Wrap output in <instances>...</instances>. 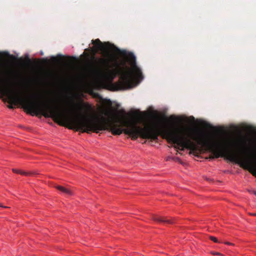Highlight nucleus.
Segmentation results:
<instances>
[{
  "mask_svg": "<svg viewBox=\"0 0 256 256\" xmlns=\"http://www.w3.org/2000/svg\"><path fill=\"white\" fill-rule=\"evenodd\" d=\"M20 174H22V175H25V176H30V173L26 172H22V171H21V170H20Z\"/></svg>",
  "mask_w": 256,
  "mask_h": 256,
  "instance_id": "obj_12",
  "label": "nucleus"
},
{
  "mask_svg": "<svg viewBox=\"0 0 256 256\" xmlns=\"http://www.w3.org/2000/svg\"><path fill=\"white\" fill-rule=\"evenodd\" d=\"M0 94L6 96L10 104H21L32 112V100L26 98L22 93L12 89L9 85L0 83Z\"/></svg>",
  "mask_w": 256,
  "mask_h": 256,
  "instance_id": "obj_3",
  "label": "nucleus"
},
{
  "mask_svg": "<svg viewBox=\"0 0 256 256\" xmlns=\"http://www.w3.org/2000/svg\"><path fill=\"white\" fill-rule=\"evenodd\" d=\"M226 244L233 245V244H232V243H230V242H226Z\"/></svg>",
  "mask_w": 256,
  "mask_h": 256,
  "instance_id": "obj_15",
  "label": "nucleus"
},
{
  "mask_svg": "<svg viewBox=\"0 0 256 256\" xmlns=\"http://www.w3.org/2000/svg\"><path fill=\"white\" fill-rule=\"evenodd\" d=\"M8 108H13L14 107H13V106L12 105H10V106H8Z\"/></svg>",
  "mask_w": 256,
  "mask_h": 256,
  "instance_id": "obj_16",
  "label": "nucleus"
},
{
  "mask_svg": "<svg viewBox=\"0 0 256 256\" xmlns=\"http://www.w3.org/2000/svg\"><path fill=\"white\" fill-rule=\"evenodd\" d=\"M92 43L94 46L95 49L96 50H106V47L104 46V44H102L100 40L97 38L95 40H92Z\"/></svg>",
  "mask_w": 256,
  "mask_h": 256,
  "instance_id": "obj_5",
  "label": "nucleus"
},
{
  "mask_svg": "<svg viewBox=\"0 0 256 256\" xmlns=\"http://www.w3.org/2000/svg\"><path fill=\"white\" fill-rule=\"evenodd\" d=\"M20 174H22V175H25V176H30V173L26 172H22V171H21V170H20Z\"/></svg>",
  "mask_w": 256,
  "mask_h": 256,
  "instance_id": "obj_11",
  "label": "nucleus"
},
{
  "mask_svg": "<svg viewBox=\"0 0 256 256\" xmlns=\"http://www.w3.org/2000/svg\"><path fill=\"white\" fill-rule=\"evenodd\" d=\"M56 188L66 194L71 196L73 194L72 191L68 188H65L61 186H56Z\"/></svg>",
  "mask_w": 256,
  "mask_h": 256,
  "instance_id": "obj_7",
  "label": "nucleus"
},
{
  "mask_svg": "<svg viewBox=\"0 0 256 256\" xmlns=\"http://www.w3.org/2000/svg\"><path fill=\"white\" fill-rule=\"evenodd\" d=\"M152 219L156 222H164L165 224H172V222L170 220L166 219L164 217H162V216H152Z\"/></svg>",
  "mask_w": 256,
  "mask_h": 256,
  "instance_id": "obj_6",
  "label": "nucleus"
},
{
  "mask_svg": "<svg viewBox=\"0 0 256 256\" xmlns=\"http://www.w3.org/2000/svg\"><path fill=\"white\" fill-rule=\"evenodd\" d=\"M211 253L214 255H218L219 256H224V255L218 252H212Z\"/></svg>",
  "mask_w": 256,
  "mask_h": 256,
  "instance_id": "obj_13",
  "label": "nucleus"
},
{
  "mask_svg": "<svg viewBox=\"0 0 256 256\" xmlns=\"http://www.w3.org/2000/svg\"><path fill=\"white\" fill-rule=\"evenodd\" d=\"M226 156L231 161L240 164L254 176L256 174V162L254 157L244 156L232 151L227 141L214 140V158Z\"/></svg>",
  "mask_w": 256,
  "mask_h": 256,
  "instance_id": "obj_2",
  "label": "nucleus"
},
{
  "mask_svg": "<svg viewBox=\"0 0 256 256\" xmlns=\"http://www.w3.org/2000/svg\"><path fill=\"white\" fill-rule=\"evenodd\" d=\"M111 104H112V102L110 100H109V105L111 106Z\"/></svg>",
  "mask_w": 256,
  "mask_h": 256,
  "instance_id": "obj_18",
  "label": "nucleus"
},
{
  "mask_svg": "<svg viewBox=\"0 0 256 256\" xmlns=\"http://www.w3.org/2000/svg\"><path fill=\"white\" fill-rule=\"evenodd\" d=\"M62 55L58 54L57 56V58L54 57V56H52L51 58V60H52V61L53 62H54V63H58V62H59V60L58 58H62Z\"/></svg>",
  "mask_w": 256,
  "mask_h": 256,
  "instance_id": "obj_9",
  "label": "nucleus"
},
{
  "mask_svg": "<svg viewBox=\"0 0 256 256\" xmlns=\"http://www.w3.org/2000/svg\"><path fill=\"white\" fill-rule=\"evenodd\" d=\"M121 112H122V113L124 114V115H125V114H125V112H124V110H122L121 111Z\"/></svg>",
  "mask_w": 256,
  "mask_h": 256,
  "instance_id": "obj_17",
  "label": "nucleus"
},
{
  "mask_svg": "<svg viewBox=\"0 0 256 256\" xmlns=\"http://www.w3.org/2000/svg\"><path fill=\"white\" fill-rule=\"evenodd\" d=\"M254 194L256 196V191H254Z\"/></svg>",
  "mask_w": 256,
  "mask_h": 256,
  "instance_id": "obj_19",
  "label": "nucleus"
},
{
  "mask_svg": "<svg viewBox=\"0 0 256 256\" xmlns=\"http://www.w3.org/2000/svg\"><path fill=\"white\" fill-rule=\"evenodd\" d=\"M44 60H45V61H47L48 60L46 58L44 59Z\"/></svg>",
  "mask_w": 256,
  "mask_h": 256,
  "instance_id": "obj_20",
  "label": "nucleus"
},
{
  "mask_svg": "<svg viewBox=\"0 0 256 256\" xmlns=\"http://www.w3.org/2000/svg\"><path fill=\"white\" fill-rule=\"evenodd\" d=\"M114 50L124 56L130 63L132 69L127 66H122L116 58L112 57V60L114 62L113 66L114 67L118 73L120 75L119 80L112 84V90H124L132 88L135 81H140L144 78L142 72L140 68L136 64V56L132 52H127L125 50H121L117 47L114 46Z\"/></svg>",
  "mask_w": 256,
  "mask_h": 256,
  "instance_id": "obj_1",
  "label": "nucleus"
},
{
  "mask_svg": "<svg viewBox=\"0 0 256 256\" xmlns=\"http://www.w3.org/2000/svg\"><path fill=\"white\" fill-rule=\"evenodd\" d=\"M20 170H16V169H14V168L12 169L13 172H14L15 173H16V174H20Z\"/></svg>",
  "mask_w": 256,
  "mask_h": 256,
  "instance_id": "obj_14",
  "label": "nucleus"
},
{
  "mask_svg": "<svg viewBox=\"0 0 256 256\" xmlns=\"http://www.w3.org/2000/svg\"><path fill=\"white\" fill-rule=\"evenodd\" d=\"M0 206H2L1 204H0ZM2 207H4V208H6V206H2Z\"/></svg>",
  "mask_w": 256,
  "mask_h": 256,
  "instance_id": "obj_21",
  "label": "nucleus"
},
{
  "mask_svg": "<svg viewBox=\"0 0 256 256\" xmlns=\"http://www.w3.org/2000/svg\"><path fill=\"white\" fill-rule=\"evenodd\" d=\"M110 61L108 59L100 58L96 70L97 80L102 84H105L108 78V72L110 71Z\"/></svg>",
  "mask_w": 256,
  "mask_h": 256,
  "instance_id": "obj_4",
  "label": "nucleus"
},
{
  "mask_svg": "<svg viewBox=\"0 0 256 256\" xmlns=\"http://www.w3.org/2000/svg\"><path fill=\"white\" fill-rule=\"evenodd\" d=\"M254 215H256V214H254Z\"/></svg>",
  "mask_w": 256,
  "mask_h": 256,
  "instance_id": "obj_22",
  "label": "nucleus"
},
{
  "mask_svg": "<svg viewBox=\"0 0 256 256\" xmlns=\"http://www.w3.org/2000/svg\"><path fill=\"white\" fill-rule=\"evenodd\" d=\"M82 106L86 109V110L87 112H91V113L93 112L94 110H93L92 106L90 104H83Z\"/></svg>",
  "mask_w": 256,
  "mask_h": 256,
  "instance_id": "obj_8",
  "label": "nucleus"
},
{
  "mask_svg": "<svg viewBox=\"0 0 256 256\" xmlns=\"http://www.w3.org/2000/svg\"><path fill=\"white\" fill-rule=\"evenodd\" d=\"M210 239L214 242H220L218 241V240H217V238L216 237H214L212 236H210Z\"/></svg>",
  "mask_w": 256,
  "mask_h": 256,
  "instance_id": "obj_10",
  "label": "nucleus"
}]
</instances>
